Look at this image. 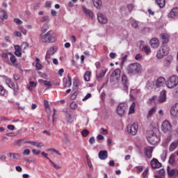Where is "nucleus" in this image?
Wrapping results in <instances>:
<instances>
[{"mask_svg": "<svg viewBox=\"0 0 178 178\" xmlns=\"http://www.w3.org/2000/svg\"><path fill=\"white\" fill-rule=\"evenodd\" d=\"M141 65L138 63H131L127 67V71L129 76L140 74L142 70Z\"/></svg>", "mask_w": 178, "mask_h": 178, "instance_id": "1", "label": "nucleus"}, {"mask_svg": "<svg viewBox=\"0 0 178 178\" xmlns=\"http://www.w3.org/2000/svg\"><path fill=\"white\" fill-rule=\"evenodd\" d=\"M64 113V120H65L67 124H72L74 122V115H73V112L69 110L67 108H64L63 109Z\"/></svg>", "mask_w": 178, "mask_h": 178, "instance_id": "2", "label": "nucleus"}, {"mask_svg": "<svg viewBox=\"0 0 178 178\" xmlns=\"http://www.w3.org/2000/svg\"><path fill=\"white\" fill-rule=\"evenodd\" d=\"M147 140L150 144L155 145V144H158L161 141V134L152 131L150 136L147 137Z\"/></svg>", "mask_w": 178, "mask_h": 178, "instance_id": "3", "label": "nucleus"}, {"mask_svg": "<svg viewBox=\"0 0 178 178\" xmlns=\"http://www.w3.org/2000/svg\"><path fill=\"white\" fill-rule=\"evenodd\" d=\"M178 85V76L177 75H173L170 76L166 82V86L168 88H175Z\"/></svg>", "mask_w": 178, "mask_h": 178, "instance_id": "4", "label": "nucleus"}, {"mask_svg": "<svg viewBox=\"0 0 178 178\" xmlns=\"http://www.w3.org/2000/svg\"><path fill=\"white\" fill-rule=\"evenodd\" d=\"M138 130V125L136 123L131 125H128L127 127V131L131 134V136H136L137 134V131Z\"/></svg>", "mask_w": 178, "mask_h": 178, "instance_id": "5", "label": "nucleus"}, {"mask_svg": "<svg viewBox=\"0 0 178 178\" xmlns=\"http://www.w3.org/2000/svg\"><path fill=\"white\" fill-rule=\"evenodd\" d=\"M122 90L125 91V92H129V86L130 85L129 82V79H127V76L126 74H123L122 76Z\"/></svg>", "mask_w": 178, "mask_h": 178, "instance_id": "6", "label": "nucleus"}, {"mask_svg": "<svg viewBox=\"0 0 178 178\" xmlns=\"http://www.w3.org/2000/svg\"><path fill=\"white\" fill-rule=\"evenodd\" d=\"M168 54H169V49H168L166 46H164L157 51L156 58H158V59H162V58L166 56Z\"/></svg>", "mask_w": 178, "mask_h": 178, "instance_id": "7", "label": "nucleus"}, {"mask_svg": "<svg viewBox=\"0 0 178 178\" xmlns=\"http://www.w3.org/2000/svg\"><path fill=\"white\" fill-rule=\"evenodd\" d=\"M57 49H58V47L56 46H53L50 47L49 49L47 51L45 60L47 62V63L49 64V59H51V56H52V55H54V54L56 52Z\"/></svg>", "mask_w": 178, "mask_h": 178, "instance_id": "8", "label": "nucleus"}, {"mask_svg": "<svg viewBox=\"0 0 178 178\" xmlns=\"http://www.w3.org/2000/svg\"><path fill=\"white\" fill-rule=\"evenodd\" d=\"M161 130L163 133H169L172 131V125H170V122L168 120L163 121L161 124Z\"/></svg>", "mask_w": 178, "mask_h": 178, "instance_id": "9", "label": "nucleus"}, {"mask_svg": "<svg viewBox=\"0 0 178 178\" xmlns=\"http://www.w3.org/2000/svg\"><path fill=\"white\" fill-rule=\"evenodd\" d=\"M126 111H127V107L124 104H120L118 106L117 113L118 116H120V118H122V116H124Z\"/></svg>", "mask_w": 178, "mask_h": 178, "instance_id": "10", "label": "nucleus"}, {"mask_svg": "<svg viewBox=\"0 0 178 178\" xmlns=\"http://www.w3.org/2000/svg\"><path fill=\"white\" fill-rule=\"evenodd\" d=\"M167 173L169 177L177 178L178 177V170L177 168H170V167L168 166L167 168Z\"/></svg>", "mask_w": 178, "mask_h": 178, "instance_id": "11", "label": "nucleus"}, {"mask_svg": "<svg viewBox=\"0 0 178 178\" xmlns=\"http://www.w3.org/2000/svg\"><path fill=\"white\" fill-rule=\"evenodd\" d=\"M8 55H10V65L11 66H14V67H17L19 66V62H17V58H16V56L13 55L12 53H8Z\"/></svg>", "mask_w": 178, "mask_h": 178, "instance_id": "12", "label": "nucleus"}, {"mask_svg": "<svg viewBox=\"0 0 178 178\" xmlns=\"http://www.w3.org/2000/svg\"><path fill=\"white\" fill-rule=\"evenodd\" d=\"M169 19H176L178 17V8H174L171 10L170 13L168 15Z\"/></svg>", "mask_w": 178, "mask_h": 178, "instance_id": "13", "label": "nucleus"}, {"mask_svg": "<svg viewBox=\"0 0 178 178\" xmlns=\"http://www.w3.org/2000/svg\"><path fill=\"white\" fill-rule=\"evenodd\" d=\"M150 165L152 169H159V168L162 166V163H161L156 159H152L150 162Z\"/></svg>", "mask_w": 178, "mask_h": 178, "instance_id": "14", "label": "nucleus"}, {"mask_svg": "<svg viewBox=\"0 0 178 178\" xmlns=\"http://www.w3.org/2000/svg\"><path fill=\"white\" fill-rule=\"evenodd\" d=\"M97 19L102 24H106V23H108V18L101 13H97Z\"/></svg>", "mask_w": 178, "mask_h": 178, "instance_id": "15", "label": "nucleus"}, {"mask_svg": "<svg viewBox=\"0 0 178 178\" xmlns=\"http://www.w3.org/2000/svg\"><path fill=\"white\" fill-rule=\"evenodd\" d=\"M56 41V37L54 35L53 31H49V35L47 36V44L55 42Z\"/></svg>", "mask_w": 178, "mask_h": 178, "instance_id": "16", "label": "nucleus"}, {"mask_svg": "<svg viewBox=\"0 0 178 178\" xmlns=\"http://www.w3.org/2000/svg\"><path fill=\"white\" fill-rule=\"evenodd\" d=\"M120 73H122V72L120 71V69L119 68L115 69L111 74V80H113V79H115L116 80H119V79H120Z\"/></svg>", "mask_w": 178, "mask_h": 178, "instance_id": "17", "label": "nucleus"}, {"mask_svg": "<svg viewBox=\"0 0 178 178\" xmlns=\"http://www.w3.org/2000/svg\"><path fill=\"white\" fill-rule=\"evenodd\" d=\"M170 115L173 118H178V103L175 104L170 109Z\"/></svg>", "mask_w": 178, "mask_h": 178, "instance_id": "18", "label": "nucleus"}, {"mask_svg": "<svg viewBox=\"0 0 178 178\" xmlns=\"http://www.w3.org/2000/svg\"><path fill=\"white\" fill-rule=\"evenodd\" d=\"M165 78L160 76L156 81V87L157 88H161V87H163L165 84Z\"/></svg>", "mask_w": 178, "mask_h": 178, "instance_id": "19", "label": "nucleus"}, {"mask_svg": "<svg viewBox=\"0 0 178 178\" xmlns=\"http://www.w3.org/2000/svg\"><path fill=\"white\" fill-rule=\"evenodd\" d=\"M154 151V148L151 147H145V155L147 156L149 159L152 158V152Z\"/></svg>", "mask_w": 178, "mask_h": 178, "instance_id": "20", "label": "nucleus"}, {"mask_svg": "<svg viewBox=\"0 0 178 178\" xmlns=\"http://www.w3.org/2000/svg\"><path fill=\"white\" fill-rule=\"evenodd\" d=\"M155 113H156V107H152L149 110L147 115H146V119H147V120H151Z\"/></svg>", "mask_w": 178, "mask_h": 178, "instance_id": "21", "label": "nucleus"}, {"mask_svg": "<svg viewBox=\"0 0 178 178\" xmlns=\"http://www.w3.org/2000/svg\"><path fill=\"white\" fill-rule=\"evenodd\" d=\"M166 173L165 169H161L156 172L154 175L155 178H166Z\"/></svg>", "mask_w": 178, "mask_h": 178, "instance_id": "22", "label": "nucleus"}, {"mask_svg": "<svg viewBox=\"0 0 178 178\" xmlns=\"http://www.w3.org/2000/svg\"><path fill=\"white\" fill-rule=\"evenodd\" d=\"M98 156L99 159H101L102 161H105V159L108 158V151L106 150L100 151L98 154Z\"/></svg>", "mask_w": 178, "mask_h": 178, "instance_id": "23", "label": "nucleus"}, {"mask_svg": "<svg viewBox=\"0 0 178 178\" xmlns=\"http://www.w3.org/2000/svg\"><path fill=\"white\" fill-rule=\"evenodd\" d=\"M5 79H6V83L7 84V86H8L10 88H12L13 90H14L15 92H16V89H15V83L12 81V79L6 76L5 77Z\"/></svg>", "mask_w": 178, "mask_h": 178, "instance_id": "24", "label": "nucleus"}, {"mask_svg": "<svg viewBox=\"0 0 178 178\" xmlns=\"http://www.w3.org/2000/svg\"><path fill=\"white\" fill-rule=\"evenodd\" d=\"M14 48L15 49V55H16V56H18V58H20V56H22V47L19 44H15L14 46Z\"/></svg>", "mask_w": 178, "mask_h": 178, "instance_id": "25", "label": "nucleus"}, {"mask_svg": "<svg viewBox=\"0 0 178 178\" xmlns=\"http://www.w3.org/2000/svg\"><path fill=\"white\" fill-rule=\"evenodd\" d=\"M166 101V90H162L160 93L159 102H165Z\"/></svg>", "mask_w": 178, "mask_h": 178, "instance_id": "26", "label": "nucleus"}, {"mask_svg": "<svg viewBox=\"0 0 178 178\" xmlns=\"http://www.w3.org/2000/svg\"><path fill=\"white\" fill-rule=\"evenodd\" d=\"M150 45L152 48H158L159 47V40L156 38H152L150 40Z\"/></svg>", "mask_w": 178, "mask_h": 178, "instance_id": "27", "label": "nucleus"}, {"mask_svg": "<svg viewBox=\"0 0 178 178\" xmlns=\"http://www.w3.org/2000/svg\"><path fill=\"white\" fill-rule=\"evenodd\" d=\"M49 31L47 33L40 34V41L44 44H48Z\"/></svg>", "mask_w": 178, "mask_h": 178, "instance_id": "28", "label": "nucleus"}, {"mask_svg": "<svg viewBox=\"0 0 178 178\" xmlns=\"http://www.w3.org/2000/svg\"><path fill=\"white\" fill-rule=\"evenodd\" d=\"M177 147H178V140H176L175 142H172L170 145V147H169L170 152H173V151H175V149H176V148H177Z\"/></svg>", "mask_w": 178, "mask_h": 178, "instance_id": "29", "label": "nucleus"}, {"mask_svg": "<svg viewBox=\"0 0 178 178\" xmlns=\"http://www.w3.org/2000/svg\"><path fill=\"white\" fill-rule=\"evenodd\" d=\"M14 144L17 145V147H22V144H27V140L24 138H21L15 141Z\"/></svg>", "mask_w": 178, "mask_h": 178, "instance_id": "30", "label": "nucleus"}, {"mask_svg": "<svg viewBox=\"0 0 178 178\" xmlns=\"http://www.w3.org/2000/svg\"><path fill=\"white\" fill-rule=\"evenodd\" d=\"M93 5L97 9H101L102 6V1L101 0H92Z\"/></svg>", "mask_w": 178, "mask_h": 178, "instance_id": "31", "label": "nucleus"}, {"mask_svg": "<svg viewBox=\"0 0 178 178\" xmlns=\"http://www.w3.org/2000/svg\"><path fill=\"white\" fill-rule=\"evenodd\" d=\"M161 39L163 40V44H168L169 41V35L166 33H163L161 35Z\"/></svg>", "mask_w": 178, "mask_h": 178, "instance_id": "32", "label": "nucleus"}, {"mask_svg": "<svg viewBox=\"0 0 178 178\" xmlns=\"http://www.w3.org/2000/svg\"><path fill=\"white\" fill-rule=\"evenodd\" d=\"M83 9L86 15L89 16V17H91V19L94 17V13H92L91 10L87 9L85 7H83Z\"/></svg>", "mask_w": 178, "mask_h": 178, "instance_id": "33", "label": "nucleus"}, {"mask_svg": "<svg viewBox=\"0 0 178 178\" xmlns=\"http://www.w3.org/2000/svg\"><path fill=\"white\" fill-rule=\"evenodd\" d=\"M106 72H108V70H102L100 73L96 74L97 79H102L106 74Z\"/></svg>", "mask_w": 178, "mask_h": 178, "instance_id": "34", "label": "nucleus"}, {"mask_svg": "<svg viewBox=\"0 0 178 178\" xmlns=\"http://www.w3.org/2000/svg\"><path fill=\"white\" fill-rule=\"evenodd\" d=\"M9 156L13 157V159L17 160L20 158L21 155L19 153L10 152V153H9Z\"/></svg>", "mask_w": 178, "mask_h": 178, "instance_id": "35", "label": "nucleus"}, {"mask_svg": "<svg viewBox=\"0 0 178 178\" xmlns=\"http://www.w3.org/2000/svg\"><path fill=\"white\" fill-rule=\"evenodd\" d=\"M154 81H148L147 83H146V88L147 90H152L154 88Z\"/></svg>", "mask_w": 178, "mask_h": 178, "instance_id": "36", "label": "nucleus"}, {"mask_svg": "<svg viewBox=\"0 0 178 178\" xmlns=\"http://www.w3.org/2000/svg\"><path fill=\"white\" fill-rule=\"evenodd\" d=\"M84 80L85 81H90V79L91 77V72L87 71L84 74Z\"/></svg>", "mask_w": 178, "mask_h": 178, "instance_id": "37", "label": "nucleus"}, {"mask_svg": "<svg viewBox=\"0 0 178 178\" xmlns=\"http://www.w3.org/2000/svg\"><path fill=\"white\" fill-rule=\"evenodd\" d=\"M156 2L157 5L159 6V8H164L166 3L165 0H156Z\"/></svg>", "mask_w": 178, "mask_h": 178, "instance_id": "38", "label": "nucleus"}, {"mask_svg": "<svg viewBox=\"0 0 178 178\" xmlns=\"http://www.w3.org/2000/svg\"><path fill=\"white\" fill-rule=\"evenodd\" d=\"M142 51H143V52H145L147 55H149V54H151V48L148 46H144L142 49Z\"/></svg>", "mask_w": 178, "mask_h": 178, "instance_id": "39", "label": "nucleus"}, {"mask_svg": "<svg viewBox=\"0 0 178 178\" xmlns=\"http://www.w3.org/2000/svg\"><path fill=\"white\" fill-rule=\"evenodd\" d=\"M37 86V83H35V82L34 81H30L29 82V86H28V90H29V91H32L33 88H34L35 87Z\"/></svg>", "mask_w": 178, "mask_h": 178, "instance_id": "40", "label": "nucleus"}, {"mask_svg": "<svg viewBox=\"0 0 178 178\" xmlns=\"http://www.w3.org/2000/svg\"><path fill=\"white\" fill-rule=\"evenodd\" d=\"M48 25L47 24H44L40 30L41 34H45L48 31Z\"/></svg>", "mask_w": 178, "mask_h": 178, "instance_id": "41", "label": "nucleus"}, {"mask_svg": "<svg viewBox=\"0 0 178 178\" xmlns=\"http://www.w3.org/2000/svg\"><path fill=\"white\" fill-rule=\"evenodd\" d=\"M35 62H36L35 67L38 70H41V69H42V65H41V63H40V58H36Z\"/></svg>", "mask_w": 178, "mask_h": 178, "instance_id": "42", "label": "nucleus"}, {"mask_svg": "<svg viewBox=\"0 0 178 178\" xmlns=\"http://www.w3.org/2000/svg\"><path fill=\"white\" fill-rule=\"evenodd\" d=\"M41 23H49V17L44 16L40 18Z\"/></svg>", "mask_w": 178, "mask_h": 178, "instance_id": "43", "label": "nucleus"}, {"mask_svg": "<svg viewBox=\"0 0 178 178\" xmlns=\"http://www.w3.org/2000/svg\"><path fill=\"white\" fill-rule=\"evenodd\" d=\"M175 154H171L169 157L168 163L170 165H175Z\"/></svg>", "mask_w": 178, "mask_h": 178, "instance_id": "44", "label": "nucleus"}, {"mask_svg": "<svg viewBox=\"0 0 178 178\" xmlns=\"http://www.w3.org/2000/svg\"><path fill=\"white\" fill-rule=\"evenodd\" d=\"M135 108H136V103L133 102L131 107L129 108V114L130 115H133V113H134Z\"/></svg>", "mask_w": 178, "mask_h": 178, "instance_id": "45", "label": "nucleus"}, {"mask_svg": "<svg viewBox=\"0 0 178 178\" xmlns=\"http://www.w3.org/2000/svg\"><path fill=\"white\" fill-rule=\"evenodd\" d=\"M168 155V151L166 150H163V153L161 154V159L163 160V161H166V156Z\"/></svg>", "mask_w": 178, "mask_h": 178, "instance_id": "46", "label": "nucleus"}, {"mask_svg": "<svg viewBox=\"0 0 178 178\" xmlns=\"http://www.w3.org/2000/svg\"><path fill=\"white\" fill-rule=\"evenodd\" d=\"M72 86V77L68 76L67 82L65 83V87H70Z\"/></svg>", "mask_w": 178, "mask_h": 178, "instance_id": "47", "label": "nucleus"}, {"mask_svg": "<svg viewBox=\"0 0 178 178\" xmlns=\"http://www.w3.org/2000/svg\"><path fill=\"white\" fill-rule=\"evenodd\" d=\"M81 134H82L83 137H87V136H88V134H90V131L88 129H83L81 131Z\"/></svg>", "mask_w": 178, "mask_h": 178, "instance_id": "48", "label": "nucleus"}, {"mask_svg": "<svg viewBox=\"0 0 178 178\" xmlns=\"http://www.w3.org/2000/svg\"><path fill=\"white\" fill-rule=\"evenodd\" d=\"M70 107L72 109H76V108H77V103L76 102H71V104H70Z\"/></svg>", "mask_w": 178, "mask_h": 178, "instance_id": "49", "label": "nucleus"}, {"mask_svg": "<svg viewBox=\"0 0 178 178\" xmlns=\"http://www.w3.org/2000/svg\"><path fill=\"white\" fill-rule=\"evenodd\" d=\"M42 81L44 84V86L47 87V88H49V87L52 86V84H51V81H44V80H42Z\"/></svg>", "mask_w": 178, "mask_h": 178, "instance_id": "50", "label": "nucleus"}, {"mask_svg": "<svg viewBox=\"0 0 178 178\" xmlns=\"http://www.w3.org/2000/svg\"><path fill=\"white\" fill-rule=\"evenodd\" d=\"M63 143H64L65 144H69V143H70V140H69V137L67 136H65L63 138Z\"/></svg>", "mask_w": 178, "mask_h": 178, "instance_id": "51", "label": "nucleus"}, {"mask_svg": "<svg viewBox=\"0 0 178 178\" xmlns=\"http://www.w3.org/2000/svg\"><path fill=\"white\" fill-rule=\"evenodd\" d=\"M19 30L22 33V34H24V35H27V31L22 26H19Z\"/></svg>", "mask_w": 178, "mask_h": 178, "instance_id": "52", "label": "nucleus"}, {"mask_svg": "<svg viewBox=\"0 0 178 178\" xmlns=\"http://www.w3.org/2000/svg\"><path fill=\"white\" fill-rule=\"evenodd\" d=\"M35 147H37L38 148H42V147H44V143L41 142H35Z\"/></svg>", "mask_w": 178, "mask_h": 178, "instance_id": "53", "label": "nucleus"}, {"mask_svg": "<svg viewBox=\"0 0 178 178\" xmlns=\"http://www.w3.org/2000/svg\"><path fill=\"white\" fill-rule=\"evenodd\" d=\"M49 162H50V163H51L53 165V166H54V168H55V169H57V170L60 169V166H59L56 163H54V161H52L51 159H49Z\"/></svg>", "mask_w": 178, "mask_h": 178, "instance_id": "54", "label": "nucleus"}, {"mask_svg": "<svg viewBox=\"0 0 178 178\" xmlns=\"http://www.w3.org/2000/svg\"><path fill=\"white\" fill-rule=\"evenodd\" d=\"M131 26L132 27H134V29H138V22L137 21L132 22Z\"/></svg>", "mask_w": 178, "mask_h": 178, "instance_id": "55", "label": "nucleus"}, {"mask_svg": "<svg viewBox=\"0 0 178 178\" xmlns=\"http://www.w3.org/2000/svg\"><path fill=\"white\" fill-rule=\"evenodd\" d=\"M5 92H6V90H5L3 86L0 85V95H5Z\"/></svg>", "mask_w": 178, "mask_h": 178, "instance_id": "56", "label": "nucleus"}, {"mask_svg": "<svg viewBox=\"0 0 178 178\" xmlns=\"http://www.w3.org/2000/svg\"><path fill=\"white\" fill-rule=\"evenodd\" d=\"M14 22H15V23H16V24H18V25L23 24V22L22 20H20V19H19V18H15Z\"/></svg>", "mask_w": 178, "mask_h": 178, "instance_id": "57", "label": "nucleus"}, {"mask_svg": "<svg viewBox=\"0 0 178 178\" xmlns=\"http://www.w3.org/2000/svg\"><path fill=\"white\" fill-rule=\"evenodd\" d=\"M47 151L55 152V154H57V155H60V156L62 155L58 150L53 148L48 149Z\"/></svg>", "mask_w": 178, "mask_h": 178, "instance_id": "58", "label": "nucleus"}, {"mask_svg": "<svg viewBox=\"0 0 178 178\" xmlns=\"http://www.w3.org/2000/svg\"><path fill=\"white\" fill-rule=\"evenodd\" d=\"M22 48H24V49H26V48H29V43L27 42H24L22 45Z\"/></svg>", "mask_w": 178, "mask_h": 178, "instance_id": "59", "label": "nucleus"}, {"mask_svg": "<svg viewBox=\"0 0 178 178\" xmlns=\"http://www.w3.org/2000/svg\"><path fill=\"white\" fill-rule=\"evenodd\" d=\"M30 152H31L30 149H26L24 150L22 154L23 155L27 156V155H30Z\"/></svg>", "mask_w": 178, "mask_h": 178, "instance_id": "60", "label": "nucleus"}, {"mask_svg": "<svg viewBox=\"0 0 178 178\" xmlns=\"http://www.w3.org/2000/svg\"><path fill=\"white\" fill-rule=\"evenodd\" d=\"M73 86H74V87H75V88H76V87H78V86H79V80L74 79Z\"/></svg>", "mask_w": 178, "mask_h": 178, "instance_id": "61", "label": "nucleus"}, {"mask_svg": "<svg viewBox=\"0 0 178 178\" xmlns=\"http://www.w3.org/2000/svg\"><path fill=\"white\" fill-rule=\"evenodd\" d=\"M128 10H129V12H131V10H133V9H134V5L133 4H129L127 6Z\"/></svg>", "mask_w": 178, "mask_h": 178, "instance_id": "62", "label": "nucleus"}, {"mask_svg": "<svg viewBox=\"0 0 178 178\" xmlns=\"http://www.w3.org/2000/svg\"><path fill=\"white\" fill-rule=\"evenodd\" d=\"M14 35L15 37H22V33L16 31L14 32Z\"/></svg>", "mask_w": 178, "mask_h": 178, "instance_id": "63", "label": "nucleus"}, {"mask_svg": "<svg viewBox=\"0 0 178 178\" xmlns=\"http://www.w3.org/2000/svg\"><path fill=\"white\" fill-rule=\"evenodd\" d=\"M32 152H33V155H40V150H37L35 149H33L32 150Z\"/></svg>", "mask_w": 178, "mask_h": 178, "instance_id": "64", "label": "nucleus"}]
</instances>
